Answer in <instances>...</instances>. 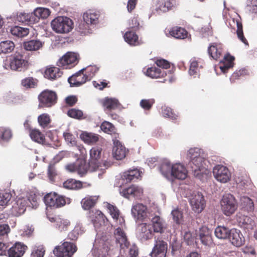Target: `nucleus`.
Masks as SVG:
<instances>
[{
  "label": "nucleus",
  "instance_id": "f257e3e1",
  "mask_svg": "<svg viewBox=\"0 0 257 257\" xmlns=\"http://www.w3.org/2000/svg\"><path fill=\"white\" fill-rule=\"evenodd\" d=\"M43 200L47 206L54 208H61L71 202L70 198L55 192L47 193L44 196Z\"/></svg>",
  "mask_w": 257,
  "mask_h": 257
},
{
  "label": "nucleus",
  "instance_id": "f03ea898",
  "mask_svg": "<svg viewBox=\"0 0 257 257\" xmlns=\"http://www.w3.org/2000/svg\"><path fill=\"white\" fill-rule=\"evenodd\" d=\"M73 25L72 21L67 17H58L51 23L53 30L59 34L69 33L72 30Z\"/></svg>",
  "mask_w": 257,
  "mask_h": 257
},
{
  "label": "nucleus",
  "instance_id": "7ed1b4c3",
  "mask_svg": "<svg viewBox=\"0 0 257 257\" xmlns=\"http://www.w3.org/2000/svg\"><path fill=\"white\" fill-rule=\"evenodd\" d=\"M220 205L223 213L227 216L232 215L238 207L235 197L231 194H227L223 196L220 201Z\"/></svg>",
  "mask_w": 257,
  "mask_h": 257
},
{
  "label": "nucleus",
  "instance_id": "20e7f679",
  "mask_svg": "<svg viewBox=\"0 0 257 257\" xmlns=\"http://www.w3.org/2000/svg\"><path fill=\"white\" fill-rule=\"evenodd\" d=\"M39 108L51 107L54 105L57 101V93L52 90L46 89L41 92L38 95Z\"/></svg>",
  "mask_w": 257,
  "mask_h": 257
},
{
  "label": "nucleus",
  "instance_id": "39448f33",
  "mask_svg": "<svg viewBox=\"0 0 257 257\" xmlns=\"http://www.w3.org/2000/svg\"><path fill=\"white\" fill-rule=\"evenodd\" d=\"M77 247L72 242L65 241L61 245L56 246L54 254L58 257H71L76 251Z\"/></svg>",
  "mask_w": 257,
  "mask_h": 257
},
{
  "label": "nucleus",
  "instance_id": "423d86ee",
  "mask_svg": "<svg viewBox=\"0 0 257 257\" xmlns=\"http://www.w3.org/2000/svg\"><path fill=\"white\" fill-rule=\"evenodd\" d=\"M79 59V55L77 53L68 52L59 59L57 64L59 67L71 69L78 64Z\"/></svg>",
  "mask_w": 257,
  "mask_h": 257
},
{
  "label": "nucleus",
  "instance_id": "0eeeda50",
  "mask_svg": "<svg viewBox=\"0 0 257 257\" xmlns=\"http://www.w3.org/2000/svg\"><path fill=\"white\" fill-rule=\"evenodd\" d=\"M145 74L152 78H164L163 81H161L163 83L172 82L173 81L172 74L171 72L167 75L166 71L155 66L148 68Z\"/></svg>",
  "mask_w": 257,
  "mask_h": 257
},
{
  "label": "nucleus",
  "instance_id": "6e6552de",
  "mask_svg": "<svg viewBox=\"0 0 257 257\" xmlns=\"http://www.w3.org/2000/svg\"><path fill=\"white\" fill-rule=\"evenodd\" d=\"M213 174L218 181L223 183L227 182L231 178V173L228 169L221 165H216L213 168Z\"/></svg>",
  "mask_w": 257,
  "mask_h": 257
},
{
  "label": "nucleus",
  "instance_id": "1a4fd4ad",
  "mask_svg": "<svg viewBox=\"0 0 257 257\" xmlns=\"http://www.w3.org/2000/svg\"><path fill=\"white\" fill-rule=\"evenodd\" d=\"M168 249L167 243L158 238L155 240L154 246L150 255L151 257H165Z\"/></svg>",
  "mask_w": 257,
  "mask_h": 257
},
{
  "label": "nucleus",
  "instance_id": "9d476101",
  "mask_svg": "<svg viewBox=\"0 0 257 257\" xmlns=\"http://www.w3.org/2000/svg\"><path fill=\"white\" fill-rule=\"evenodd\" d=\"M10 66L12 70L21 71L22 69L28 67V62L24 59L23 55L15 54L11 58Z\"/></svg>",
  "mask_w": 257,
  "mask_h": 257
},
{
  "label": "nucleus",
  "instance_id": "9b49d317",
  "mask_svg": "<svg viewBox=\"0 0 257 257\" xmlns=\"http://www.w3.org/2000/svg\"><path fill=\"white\" fill-rule=\"evenodd\" d=\"M190 203L192 209L196 213H200L205 206V201L203 195L199 192L195 194L190 199Z\"/></svg>",
  "mask_w": 257,
  "mask_h": 257
},
{
  "label": "nucleus",
  "instance_id": "f8f14e48",
  "mask_svg": "<svg viewBox=\"0 0 257 257\" xmlns=\"http://www.w3.org/2000/svg\"><path fill=\"white\" fill-rule=\"evenodd\" d=\"M84 69H82L68 78V81L71 86L78 87L89 81L88 77L84 74Z\"/></svg>",
  "mask_w": 257,
  "mask_h": 257
},
{
  "label": "nucleus",
  "instance_id": "ddd939ff",
  "mask_svg": "<svg viewBox=\"0 0 257 257\" xmlns=\"http://www.w3.org/2000/svg\"><path fill=\"white\" fill-rule=\"evenodd\" d=\"M228 238L231 244L236 247L242 246L245 242V238L241 231L235 228L230 229Z\"/></svg>",
  "mask_w": 257,
  "mask_h": 257
},
{
  "label": "nucleus",
  "instance_id": "4468645a",
  "mask_svg": "<svg viewBox=\"0 0 257 257\" xmlns=\"http://www.w3.org/2000/svg\"><path fill=\"white\" fill-rule=\"evenodd\" d=\"M27 246L24 243L17 242L8 250L9 257H22L25 253Z\"/></svg>",
  "mask_w": 257,
  "mask_h": 257
},
{
  "label": "nucleus",
  "instance_id": "2eb2a0df",
  "mask_svg": "<svg viewBox=\"0 0 257 257\" xmlns=\"http://www.w3.org/2000/svg\"><path fill=\"white\" fill-rule=\"evenodd\" d=\"M197 236L204 245H210L212 242V231L206 226H202L199 228Z\"/></svg>",
  "mask_w": 257,
  "mask_h": 257
},
{
  "label": "nucleus",
  "instance_id": "dca6fc26",
  "mask_svg": "<svg viewBox=\"0 0 257 257\" xmlns=\"http://www.w3.org/2000/svg\"><path fill=\"white\" fill-rule=\"evenodd\" d=\"M120 193L126 198H129L130 196H133L138 199L143 195V190L138 186L133 185L128 188L122 189L120 191Z\"/></svg>",
  "mask_w": 257,
  "mask_h": 257
},
{
  "label": "nucleus",
  "instance_id": "f3484780",
  "mask_svg": "<svg viewBox=\"0 0 257 257\" xmlns=\"http://www.w3.org/2000/svg\"><path fill=\"white\" fill-rule=\"evenodd\" d=\"M100 103L104 108V110L108 112L119 109L121 106V104L119 101L115 98L105 97L100 100Z\"/></svg>",
  "mask_w": 257,
  "mask_h": 257
},
{
  "label": "nucleus",
  "instance_id": "a211bd4d",
  "mask_svg": "<svg viewBox=\"0 0 257 257\" xmlns=\"http://www.w3.org/2000/svg\"><path fill=\"white\" fill-rule=\"evenodd\" d=\"M171 176L179 180H184L187 176V171L184 165L176 163L173 165Z\"/></svg>",
  "mask_w": 257,
  "mask_h": 257
},
{
  "label": "nucleus",
  "instance_id": "6ab92c4d",
  "mask_svg": "<svg viewBox=\"0 0 257 257\" xmlns=\"http://www.w3.org/2000/svg\"><path fill=\"white\" fill-rule=\"evenodd\" d=\"M100 17L99 12L92 10H88L83 15L84 21L87 25H96L98 23Z\"/></svg>",
  "mask_w": 257,
  "mask_h": 257
},
{
  "label": "nucleus",
  "instance_id": "aec40b11",
  "mask_svg": "<svg viewBox=\"0 0 257 257\" xmlns=\"http://www.w3.org/2000/svg\"><path fill=\"white\" fill-rule=\"evenodd\" d=\"M147 207L142 203L134 205L132 208L133 216L138 220H144L147 215Z\"/></svg>",
  "mask_w": 257,
  "mask_h": 257
},
{
  "label": "nucleus",
  "instance_id": "412c9836",
  "mask_svg": "<svg viewBox=\"0 0 257 257\" xmlns=\"http://www.w3.org/2000/svg\"><path fill=\"white\" fill-rule=\"evenodd\" d=\"M208 52L210 57L217 60L223 53V46L221 43H212L208 48Z\"/></svg>",
  "mask_w": 257,
  "mask_h": 257
},
{
  "label": "nucleus",
  "instance_id": "4be33fe9",
  "mask_svg": "<svg viewBox=\"0 0 257 257\" xmlns=\"http://www.w3.org/2000/svg\"><path fill=\"white\" fill-rule=\"evenodd\" d=\"M207 160L204 157H199L196 159L190 160L189 165L192 169V171L197 173L199 171H201L206 168V162Z\"/></svg>",
  "mask_w": 257,
  "mask_h": 257
},
{
  "label": "nucleus",
  "instance_id": "5701e85b",
  "mask_svg": "<svg viewBox=\"0 0 257 257\" xmlns=\"http://www.w3.org/2000/svg\"><path fill=\"white\" fill-rule=\"evenodd\" d=\"M62 74L63 72L59 68L52 66L46 68L44 77L50 80H55L61 77Z\"/></svg>",
  "mask_w": 257,
  "mask_h": 257
},
{
  "label": "nucleus",
  "instance_id": "b1692460",
  "mask_svg": "<svg viewBox=\"0 0 257 257\" xmlns=\"http://www.w3.org/2000/svg\"><path fill=\"white\" fill-rule=\"evenodd\" d=\"M116 242L118 243L121 248L127 247L129 242L124 231L120 228H117L114 232Z\"/></svg>",
  "mask_w": 257,
  "mask_h": 257
},
{
  "label": "nucleus",
  "instance_id": "393cba45",
  "mask_svg": "<svg viewBox=\"0 0 257 257\" xmlns=\"http://www.w3.org/2000/svg\"><path fill=\"white\" fill-rule=\"evenodd\" d=\"M50 14L51 12L49 9L42 7L37 8L33 12L34 17L33 20L35 22V24L37 23L40 19H47Z\"/></svg>",
  "mask_w": 257,
  "mask_h": 257
},
{
  "label": "nucleus",
  "instance_id": "a878e982",
  "mask_svg": "<svg viewBox=\"0 0 257 257\" xmlns=\"http://www.w3.org/2000/svg\"><path fill=\"white\" fill-rule=\"evenodd\" d=\"M114 146L113 148V155L115 159L122 160L126 156L125 148L118 141L114 142Z\"/></svg>",
  "mask_w": 257,
  "mask_h": 257
},
{
  "label": "nucleus",
  "instance_id": "bb28decb",
  "mask_svg": "<svg viewBox=\"0 0 257 257\" xmlns=\"http://www.w3.org/2000/svg\"><path fill=\"white\" fill-rule=\"evenodd\" d=\"M152 226L154 232L157 233L164 232L166 227L163 219L158 215H155L151 219Z\"/></svg>",
  "mask_w": 257,
  "mask_h": 257
},
{
  "label": "nucleus",
  "instance_id": "cd10ccee",
  "mask_svg": "<svg viewBox=\"0 0 257 257\" xmlns=\"http://www.w3.org/2000/svg\"><path fill=\"white\" fill-rule=\"evenodd\" d=\"M141 172L138 169L128 170L123 173L121 176L122 180L126 183L137 180L141 177Z\"/></svg>",
  "mask_w": 257,
  "mask_h": 257
},
{
  "label": "nucleus",
  "instance_id": "c85d7f7f",
  "mask_svg": "<svg viewBox=\"0 0 257 257\" xmlns=\"http://www.w3.org/2000/svg\"><path fill=\"white\" fill-rule=\"evenodd\" d=\"M99 136L92 133L83 132L80 135L81 139L86 144L94 145L99 140Z\"/></svg>",
  "mask_w": 257,
  "mask_h": 257
},
{
  "label": "nucleus",
  "instance_id": "c756f323",
  "mask_svg": "<svg viewBox=\"0 0 257 257\" xmlns=\"http://www.w3.org/2000/svg\"><path fill=\"white\" fill-rule=\"evenodd\" d=\"M33 13H18L16 17V21L25 24L31 25L35 24L33 20Z\"/></svg>",
  "mask_w": 257,
  "mask_h": 257
},
{
  "label": "nucleus",
  "instance_id": "7c9ffc66",
  "mask_svg": "<svg viewBox=\"0 0 257 257\" xmlns=\"http://www.w3.org/2000/svg\"><path fill=\"white\" fill-rule=\"evenodd\" d=\"M123 38L126 42L132 46L140 45L139 37L136 32L133 31H127L123 35Z\"/></svg>",
  "mask_w": 257,
  "mask_h": 257
},
{
  "label": "nucleus",
  "instance_id": "2f4dec72",
  "mask_svg": "<svg viewBox=\"0 0 257 257\" xmlns=\"http://www.w3.org/2000/svg\"><path fill=\"white\" fill-rule=\"evenodd\" d=\"M139 237L142 240H147L153 237V232L150 225L147 223L142 224L141 226Z\"/></svg>",
  "mask_w": 257,
  "mask_h": 257
},
{
  "label": "nucleus",
  "instance_id": "473e14b6",
  "mask_svg": "<svg viewBox=\"0 0 257 257\" xmlns=\"http://www.w3.org/2000/svg\"><path fill=\"white\" fill-rule=\"evenodd\" d=\"M44 42L39 40H32L24 43L25 49L28 51H37L41 49Z\"/></svg>",
  "mask_w": 257,
  "mask_h": 257
},
{
  "label": "nucleus",
  "instance_id": "72a5a7b5",
  "mask_svg": "<svg viewBox=\"0 0 257 257\" xmlns=\"http://www.w3.org/2000/svg\"><path fill=\"white\" fill-rule=\"evenodd\" d=\"M13 132L9 127H0V143L9 142L13 138Z\"/></svg>",
  "mask_w": 257,
  "mask_h": 257
},
{
  "label": "nucleus",
  "instance_id": "f704fd0d",
  "mask_svg": "<svg viewBox=\"0 0 257 257\" xmlns=\"http://www.w3.org/2000/svg\"><path fill=\"white\" fill-rule=\"evenodd\" d=\"M64 188L69 190H78L83 187L82 182L74 179H69L64 182Z\"/></svg>",
  "mask_w": 257,
  "mask_h": 257
},
{
  "label": "nucleus",
  "instance_id": "c9c22d12",
  "mask_svg": "<svg viewBox=\"0 0 257 257\" xmlns=\"http://www.w3.org/2000/svg\"><path fill=\"white\" fill-rule=\"evenodd\" d=\"M98 197L92 196L86 197L81 201L82 208L84 210H89L93 207L98 201Z\"/></svg>",
  "mask_w": 257,
  "mask_h": 257
},
{
  "label": "nucleus",
  "instance_id": "e433bc0d",
  "mask_svg": "<svg viewBox=\"0 0 257 257\" xmlns=\"http://www.w3.org/2000/svg\"><path fill=\"white\" fill-rule=\"evenodd\" d=\"M31 139L34 142L40 144H44L46 142L45 137L38 129H33L29 134Z\"/></svg>",
  "mask_w": 257,
  "mask_h": 257
},
{
  "label": "nucleus",
  "instance_id": "4c0bfd02",
  "mask_svg": "<svg viewBox=\"0 0 257 257\" xmlns=\"http://www.w3.org/2000/svg\"><path fill=\"white\" fill-rule=\"evenodd\" d=\"M170 34L176 39H184L187 37L188 32L183 28L175 27L171 29Z\"/></svg>",
  "mask_w": 257,
  "mask_h": 257
},
{
  "label": "nucleus",
  "instance_id": "58836bf2",
  "mask_svg": "<svg viewBox=\"0 0 257 257\" xmlns=\"http://www.w3.org/2000/svg\"><path fill=\"white\" fill-rule=\"evenodd\" d=\"M233 23H235L237 27L236 34L238 39L246 46H248V43L244 37L243 32L242 25L239 19H233Z\"/></svg>",
  "mask_w": 257,
  "mask_h": 257
},
{
  "label": "nucleus",
  "instance_id": "ea45409f",
  "mask_svg": "<svg viewBox=\"0 0 257 257\" xmlns=\"http://www.w3.org/2000/svg\"><path fill=\"white\" fill-rule=\"evenodd\" d=\"M230 229L224 226H218L214 231L215 236L219 239H226L228 238Z\"/></svg>",
  "mask_w": 257,
  "mask_h": 257
},
{
  "label": "nucleus",
  "instance_id": "a19ab883",
  "mask_svg": "<svg viewBox=\"0 0 257 257\" xmlns=\"http://www.w3.org/2000/svg\"><path fill=\"white\" fill-rule=\"evenodd\" d=\"M234 57L231 56L229 54L225 55L222 61L223 65L220 66V68L222 71L225 72L226 70L233 66V61Z\"/></svg>",
  "mask_w": 257,
  "mask_h": 257
},
{
  "label": "nucleus",
  "instance_id": "79ce46f5",
  "mask_svg": "<svg viewBox=\"0 0 257 257\" xmlns=\"http://www.w3.org/2000/svg\"><path fill=\"white\" fill-rule=\"evenodd\" d=\"M27 200L32 208H37L40 202V195L34 191H31L28 195Z\"/></svg>",
  "mask_w": 257,
  "mask_h": 257
},
{
  "label": "nucleus",
  "instance_id": "37998d69",
  "mask_svg": "<svg viewBox=\"0 0 257 257\" xmlns=\"http://www.w3.org/2000/svg\"><path fill=\"white\" fill-rule=\"evenodd\" d=\"M10 31L13 35L20 38L24 37L29 33V29L19 26L11 28Z\"/></svg>",
  "mask_w": 257,
  "mask_h": 257
},
{
  "label": "nucleus",
  "instance_id": "c03bdc74",
  "mask_svg": "<svg viewBox=\"0 0 257 257\" xmlns=\"http://www.w3.org/2000/svg\"><path fill=\"white\" fill-rule=\"evenodd\" d=\"M15 48L14 43L11 41H5L0 43V54L12 52Z\"/></svg>",
  "mask_w": 257,
  "mask_h": 257
},
{
  "label": "nucleus",
  "instance_id": "a18cd8bd",
  "mask_svg": "<svg viewBox=\"0 0 257 257\" xmlns=\"http://www.w3.org/2000/svg\"><path fill=\"white\" fill-rule=\"evenodd\" d=\"M55 221L56 228L60 231L67 230L70 225V221L67 219L57 217Z\"/></svg>",
  "mask_w": 257,
  "mask_h": 257
},
{
  "label": "nucleus",
  "instance_id": "49530a36",
  "mask_svg": "<svg viewBox=\"0 0 257 257\" xmlns=\"http://www.w3.org/2000/svg\"><path fill=\"white\" fill-rule=\"evenodd\" d=\"M107 218L99 210H97L95 213V217L92 221L95 227H98L104 225Z\"/></svg>",
  "mask_w": 257,
  "mask_h": 257
},
{
  "label": "nucleus",
  "instance_id": "de8ad7c7",
  "mask_svg": "<svg viewBox=\"0 0 257 257\" xmlns=\"http://www.w3.org/2000/svg\"><path fill=\"white\" fill-rule=\"evenodd\" d=\"M173 6L171 0H158L157 9L163 12H166L170 10Z\"/></svg>",
  "mask_w": 257,
  "mask_h": 257
},
{
  "label": "nucleus",
  "instance_id": "09e8293b",
  "mask_svg": "<svg viewBox=\"0 0 257 257\" xmlns=\"http://www.w3.org/2000/svg\"><path fill=\"white\" fill-rule=\"evenodd\" d=\"M101 130L105 133L112 135L116 134V129L114 125L107 121H104L100 125Z\"/></svg>",
  "mask_w": 257,
  "mask_h": 257
},
{
  "label": "nucleus",
  "instance_id": "8fccbe9b",
  "mask_svg": "<svg viewBox=\"0 0 257 257\" xmlns=\"http://www.w3.org/2000/svg\"><path fill=\"white\" fill-rule=\"evenodd\" d=\"M38 121L42 128H46L49 127L51 120L49 114L43 113L38 116Z\"/></svg>",
  "mask_w": 257,
  "mask_h": 257
},
{
  "label": "nucleus",
  "instance_id": "3c124183",
  "mask_svg": "<svg viewBox=\"0 0 257 257\" xmlns=\"http://www.w3.org/2000/svg\"><path fill=\"white\" fill-rule=\"evenodd\" d=\"M67 114L70 117L76 119L80 120L86 118V116H84V114L82 110L76 108L70 109L67 111Z\"/></svg>",
  "mask_w": 257,
  "mask_h": 257
},
{
  "label": "nucleus",
  "instance_id": "603ef678",
  "mask_svg": "<svg viewBox=\"0 0 257 257\" xmlns=\"http://www.w3.org/2000/svg\"><path fill=\"white\" fill-rule=\"evenodd\" d=\"M199 63H200V61L196 60L195 58L191 60L190 66L189 70V73L190 75H197L198 74Z\"/></svg>",
  "mask_w": 257,
  "mask_h": 257
},
{
  "label": "nucleus",
  "instance_id": "864d4df0",
  "mask_svg": "<svg viewBox=\"0 0 257 257\" xmlns=\"http://www.w3.org/2000/svg\"><path fill=\"white\" fill-rule=\"evenodd\" d=\"M236 220L238 223L241 225H250L252 222V220L250 217L243 215L240 213L237 214Z\"/></svg>",
  "mask_w": 257,
  "mask_h": 257
},
{
  "label": "nucleus",
  "instance_id": "5fc2aeb1",
  "mask_svg": "<svg viewBox=\"0 0 257 257\" xmlns=\"http://www.w3.org/2000/svg\"><path fill=\"white\" fill-rule=\"evenodd\" d=\"M47 174L49 179L52 181H54L55 177L58 175L55 162H51L49 164Z\"/></svg>",
  "mask_w": 257,
  "mask_h": 257
},
{
  "label": "nucleus",
  "instance_id": "6e6d98bb",
  "mask_svg": "<svg viewBox=\"0 0 257 257\" xmlns=\"http://www.w3.org/2000/svg\"><path fill=\"white\" fill-rule=\"evenodd\" d=\"M172 168L173 165L169 162H165L161 164L160 171L164 176L168 177L170 175L171 176Z\"/></svg>",
  "mask_w": 257,
  "mask_h": 257
},
{
  "label": "nucleus",
  "instance_id": "4d7b16f0",
  "mask_svg": "<svg viewBox=\"0 0 257 257\" xmlns=\"http://www.w3.org/2000/svg\"><path fill=\"white\" fill-rule=\"evenodd\" d=\"M89 171L87 164L85 161H81L77 162L76 172L81 176L85 175Z\"/></svg>",
  "mask_w": 257,
  "mask_h": 257
},
{
  "label": "nucleus",
  "instance_id": "13d9d810",
  "mask_svg": "<svg viewBox=\"0 0 257 257\" xmlns=\"http://www.w3.org/2000/svg\"><path fill=\"white\" fill-rule=\"evenodd\" d=\"M37 84V81L33 77H27L23 79L21 85L26 88L35 87Z\"/></svg>",
  "mask_w": 257,
  "mask_h": 257
},
{
  "label": "nucleus",
  "instance_id": "bf43d9fd",
  "mask_svg": "<svg viewBox=\"0 0 257 257\" xmlns=\"http://www.w3.org/2000/svg\"><path fill=\"white\" fill-rule=\"evenodd\" d=\"M101 152L102 149L100 147L98 146L93 147L90 150V159L99 161L101 158Z\"/></svg>",
  "mask_w": 257,
  "mask_h": 257
},
{
  "label": "nucleus",
  "instance_id": "052dcab7",
  "mask_svg": "<svg viewBox=\"0 0 257 257\" xmlns=\"http://www.w3.org/2000/svg\"><path fill=\"white\" fill-rule=\"evenodd\" d=\"M11 193L4 192L0 193V206H5L8 205L12 199Z\"/></svg>",
  "mask_w": 257,
  "mask_h": 257
},
{
  "label": "nucleus",
  "instance_id": "680f3d73",
  "mask_svg": "<svg viewBox=\"0 0 257 257\" xmlns=\"http://www.w3.org/2000/svg\"><path fill=\"white\" fill-rule=\"evenodd\" d=\"M241 203L247 211H251L253 209L254 203L252 200L249 197H242L241 199Z\"/></svg>",
  "mask_w": 257,
  "mask_h": 257
},
{
  "label": "nucleus",
  "instance_id": "e2e57ef3",
  "mask_svg": "<svg viewBox=\"0 0 257 257\" xmlns=\"http://www.w3.org/2000/svg\"><path fill=\"white\" fill-rule=\"evenodd\" d=\"M162 113L163 116L170 118L173 120L176 119L178 117V115L174 112L170 107H165L163 108Z\"/></svg>",
  "mask_w": 257,
  "mask_h": 257
},
{
  "label": "nucleus",
  "instance_id": "0e129e2a",
  "mask_svg": "<svg viewBox=\"0 0 257 257\" xmlns=\"http://www.w3.org/2000/svg\"><path fill=\"white\" fill-rule=\"evenodd\" d=\"M107 208L109 210V212L112 217L116 220H117L119 219V211L118 209V208L109 203H108L107 205Z\"/></svg>",
  "mask_w": 257,
  "mask_h": 257
},
{
  "label": "nucleus",
  "instance_id": "69168bd1",
  "mask_svg": "<svg viewBox=\"0 0 257 257\" xmlns=\"http://www.w3.org/2000/svg\"><path fill=\"white\" fill-rule=\"evenodd\" d=\"M187 156L190 160L196 159L199 157H203L200 155V149L197 148H191L188 152Z\"/></svg>",
  "mask_w": 257,
  "mask_h": 257
},
{
  "label": "nucleus",
  "instance_id": "338daca9",
  "mask_svg": "<svg viewBox=\"0 0 257 257\" xmlns=\"http://www.w3.org/2000/svg\"><path fill=\"white\" fill-rule=\"evenodd\" d=\"M45 250L43 246H37L34 247L31 252L30 257H43Z\"/></svg>",
  "mask_w": 257,
  "mask_h": 257
},
{
  "label": "nucleus",
  "instance_id": "774afa93",
  "mask_svg": "<svg viewBox=\"0 0 257 257\" xmlns=\"http://www.w3.org/2000/svg\"><path fill=\"white\" fill-rule=\"evenodd\" d=\"M130 31H136L140 29V23L138 17H133L128 23Z\"/></svg>",
  "mask_w": 257,
  "mask_h": 257
}]
</instances>
